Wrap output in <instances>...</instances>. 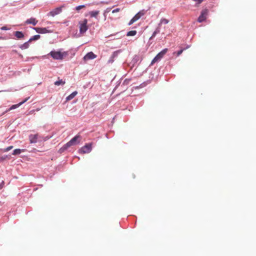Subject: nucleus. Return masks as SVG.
Returning a JSON list of instances; mask_svg holds the SVG:
<instances>
[{"instance_id": "nucleus-1", "label": "nucleus", "mask_w": 256, "mask_h": 256, "mask_svg": "<svg viewBox=\"0 0 256 256\" xmlns=\"http://www.w3.org/2000/svg\"><path fill=\"white\" fill-rule=\"evenodd\" d=\"M48 55L50 56L53 59L56 60H62L64 57L68 55L67 52H62V50L60 49L58 50H52Z\"/></svg>"}, {"instance_id": "nucleus-2", "label": "nucleus", "mask_w": 256, "mask_h": 256, "mask_svg": "<svg viewBox=\"0 0 256 256\" xmlns=\"http://www.w3.org/2000/svg\"><path fill=\"white\" fill-rule=\"evenodd\" d=\"M88 20L84 19L78 22L80 32L82 34L85 33L88 30V26H87Z\"/></svg>"}, {"instance_id": "nucleus-3", "label": "nucleus", "mask_w": 256, "mask_h": 256, "mask_svg": "<svg viewBox=\"0 0 256 256\" xmlns=\"http://www.w3.org/2000/svg\"><path fill=\"white\" fill-rule=\"evenodd\" d=\"M168 52V48H164L157 54L152 60L150 64L152 65L156 62L160 60Z\"/></svg>"}, {"instance_id": "nucleus-4", "label": "nucleus", "mask_w": 256, "mask_h": 256, "mask_svg": "<svg viewBox=\"0 0 256 256\" xmlns=\"http://www.w3.org/2000/svg\"><path fill=\"white\" fill-rule=\"evenodd\" d=\"M92 150V144H86L84 146L82 147L78 150L80 154H88L90 153Z\"/></svg>"}, {"instance_id": "nucleus-5", "label": "nucleus", "mask_w": 256, "mask_h": 256, "mask_svg": "<svg viewBox=\"0 0 256 256\" xmlns=\"http://www.w3.org/2000/svg\"><path fill=\"white\" fill-rule=\"evenodd\" d=\"M64 7V6H62L60 7L56 8L54 9L53 10H51L47 14V16H54L56 15H58L62 12V8Z\"/></svg>"}, {"instance_id": "nucleus-6", "label": "nucleus", "mask_w": 256, "mask_h": 256, "mask_svg": "<svg viewBox=\"0 0 256 256\" xmlns=\"http://www.w3.org/2000/svg\"><path fill=\"white\" fill-rule=\"evenodd\" d=\"M80 135H76L72 138L68 142H67L66 146H72L76 145L80 143Z\"/></svg>"}, {"instance_id": "nucleus-7", "label": "nucleus", "mask_w": 256, "mask_h": 256, "mask_svg": "<svg viewBox=\"0 0 256 256\" xmlns=\"http://www.w3.org/2000/svg\"><path fill=\"white\" fill-rule=\"evenodd\" d=\"M208 13V10L207 9L203 10L201 14L198 19V21L200 22H202L206 19V16Z\"/></svg>"}, {"instance_id": "nucleus-8", "label": "nucleus", "mask_w": 256, "mask_h": 256, "mask_svg": "<svg viewBox=\"0 0 256 256\" xmlns=\"http://www.w3.org/2000/svg\"><path fill=\"white\" fill-rule=\"evenodd\" d=\"M29 98H30V97H28V98H25L23 101L20 102V103H18V104H14V105L12 106L8 110H6V112H9V111H10L11 110L16 109V108H18L22 104H23L26 102L29 99Z\"/></svg>"}, {"instance_id": "nucleus-9", "label": "nucleus", "mask_w": 256, "mask_h": 256, "mask_svg": "<svg viewBox=\"0 0 256 256\" xmlns=\"http://www.w3.org/2000/svg\"><path fill=\"white\" fill-rule=\"evenodd\" d=\"M40 138L38 134H30L28 136V138L30 144H36L38 142V139Z\"/></svg>"}, {"instance_id": "nucleus-10", "label": "nucleus", "mask_w": 256, "mask_h": 256, "mask_svg": "<svg viewBox=\"0 0 256 256\" xmlns=\"http://www.w3.org/2000/svg\"><path fill=\"white\" fill-rule=\"evenodd\" d=\"M121 52H122L121 50H116V51H114V52H113V53L111 55L109 60H108V63H112L114 60V58L118 56V54Z\"/></svg>"}, {"instance_id": "nucleus-11", "label": "nucleus", "mask_w": 256, "mask_h": 256, "mask_svg": "<svg viewBox=\"0 0 256 256\" xmlns=\"http://www.w3.org/2000/svg\"><path fill=\"white\" fill-rule=\"evenodd\" d=\"M32 28L39 34H46L50 32L46 28Z\"/></svg>"}, {"instance_id": "nucleus-12", "label": "nucleus", "mask_w": 256, "mask_h": 256, "mask_svg": "<svg viewBox=\"0 0 256 256\" xmlns=\"http://www.w3.org/2000/svg\"><path fill=\"white\" fill-rule=\"evenodd\" d=\"M96 56L95 54H94L92 52H88L84 56V59L86 60H93L96 58Z\"/></svg>"}, {"instance_id": "nucleus-13", "label": "nucleus", "mask_w": 256, "mask_h": 256, "mask_svg": "<svg viewBox=\"0 0 256 256\" xmlns=\"http://www.w3.org/2000/svg\"><path fill=\"white\" fill-rule=\"evenodd\" d=\"M38 20L34 18H28L26 20L25 23L26 24H32L33 26H36L38 23Z\"/></svg>"}, {"instance_id": "nucleus-14", "label": "nucleus", "mask_w": 256, "mask_h": 256, "mask_svg": "<svg viewBox=\"0 0 256 256\" xmlns=\"http://www.w3.org/2000/svg\"><path fill=\"white\" fill-rule=\"evenodd\" d=\"M100 13L99 10H92L88 12L89 15L90 16V18H94L96 19L98 18V14Z\"/></svg>"}, {"instance_id": "nucleus-15", "label": "nucleus", "mask_w": 256, "mask_h": 256, "mask_svg": "<svg viewBox=\"0 0 256 256\" xmlns=\"http://www.w3.org/2000/svg\"><path fill=\"white\" fill-rule=\"evenodd\" d=\"M77 94H78V92L76 91H74V92H72L66 98V101H69V100L73 99Z\"/></svg>"}, {"instance_id": "nucleus-16", "label": "nucleus", "mask_w": 256, "mask_h": 256, "mask_svg": "<svg viewBox=\"0 0 256 256\" xmlns=\"http://www.w3.org/2000/svg\"><path fill=\"white\" fill-rule=\"evenodd\" d=\"M14 36L18 39L22 38L24 37V34L22 32L16 31L14 32Z\"/></svg>"}, {"instance_id": "nucleus-17", "label": "nucleus", "mask_w": 256, "mask_h": 256, "mask_svg": "<svg viewBox=\"0 0 256 256\" xmlns=\"http://www.w3.org/2000/svg\"><path fill=\"white\" fill-rule=\"evenodd\" d=\"M29 42H28V40L26 42H24V44H21L20 46H19V48H21L22 50H25V49H26L28 48L29 46H30V44H29Z\"/></svg>"}, {"instance_id": "nucleus-18", "label": "nucleus", "mask_w": 256, "mask_h": 256, "mask_svg": "<svg viewBox=\"0 0 256 256\" xmlns=\"http://www.w3.org/2000/svg\"><path fill=\"white\" fill-rule=\"evenodd\" d=\"M190 47V45H188L186 47L182 48L180 50H178L176 52H175V53L176 54V56H180L182 54V52L184 50L189 48Z\"/></svg>"}, {"instance_id": "nucleus-19", "label": "nucleus", "mask_w": 256, "mask_h": 256, "mask_svg": "<svg viewBox=\"0 0 256 256\" xmlns=\"http://www.w3.org/2000/svg\"><path fill=\"white\" fill-rule=\"evenodd\" d=\"M24 149H20V148H16L15 149L13 152L12 154L13 155H18L20 154L22 152H24Z\"/></svg>"}, {"instance_id": "nucleus-20", "label": "nucleus", "mask_w": 256, "mask_h": 256, "mask_svg": "<svg viewBox=\"0 0 256 256\" xmlns=\"http://www.w3.org/2000/svg\"><path fill=\"white\" fill-rule=\"evenodd\" d=\"M160 28L159 27L157 28L156 30L152 34V36L150 38V40L153 38H154L157 34L160 33Z\"/></svg>"}, {"instance_id": "nucleus-21", "label": "nucleus", "mask_w": 256, "mask_h": 256, "mask_svg": "<svg viewBox=\"0 0 256 256\" xmlns=\"http://www.w3.org/2000/svg\"><path fill=\"white\" fill-rule=\"evenodd\" d=\"M111 10V8H106L104 12V13H103V15H104V20H106V16H107V14L110 12Z\"/></svg>"}, {"instance_id": "nucleus-22", "label": "nucleus", "mask_w": 256, "mask_h": 256, "mask_svg": "<svg viewBox=\"0 0 256 256\" xmlns=\"http://www.w3.org/2000/svg\"><path fill=\"white\" fill-rule=\"evenodd\" d=\"M54 84L56 86H60V85L63 86L65 84V82L64 81L62 80H58L55 82Z\"/></svg>"}, {"instance_id": "nucleus-23", "label": "nucleus", "mask_w": 256, "mask_h": 256, "mask_svg": "<svg viewBox=\"0 0 256 256\" xmlns=\"http://www.w3.org/2000/svg\"><path fill=\"white\" fill-rule=\"evenodd\" d=\"M67 146V143L66 144H64L60 150H59V152H60L62 153V152H63L64 150H67L68 148H70V146Z\"/></svg>"}, {"instance_id": "nucleus-24", "label": "nucleus", "mask_w": 256, "mask_h": 256, "mask_svg": "<svg viewBox=\"0 0 256 256\" xmlns=\"http://www.w3.org/2000/svg\"><path fill=\"white\" fill-rule=\"evenodd\" d=\"M40 38V36L39 34H36V35H35V36H32V37H31L29 40H28V42H32V40H38L39 38Z\"/></svg>"}, {"instance_id": "nucleus-25", "label": "nucleus", "mask_w": 256, "mask_h": 256, "mask_svg": "<svg viewBox=\"0 0 256 256\" xmlns=\"http://www.w3.org/2000/svg\"><path fill=\"white\" fill-rule=\"evenodd\" d=\"M136 30H130L128 32L126 36H134L136 34Z\"/></svg>"}, {"instance_id": "nucleus-26", "label": "nucleus", "mask_w": 256, "mask_h": 256, "mask_svg": "<svg viewBox=\"0 0 256 256\" xmlns=\"http://www.w3.org/2000/svg\"><path fill=\"white\" fill-rule=\"evenodd\" d=\"M168 22H169V21H168V20L164 18H162L160 20V23L158 24V26H160V25H161L162 24H167L168 23Z\"/></svg>"}, {"instance_id": "nucleus-27", "label": "nucleus", "mask_w": 256, "mask_h": 256, "mask_svg": "<svg viewBox=\"0 0 256 256\" xmlns=\"http://www.w3.org/2000/svg\"><path fill=\"white\" fill-rule=\"evenodd\" d=\"M204 0H193V2H194V6H198Z\"/></svg>"}, {"instance_id": "nucleus-28", "label": "nucleus", "mask_w": 256, "mask_h": 256, "mask_svg": "<svg viewBox=\"0 0 256 256\" xmlns=\"http://www.w3.org/2000/svg\"><path fill=\"white\" fill-rule=\"evenodd\" d=\"M146 10H142L138 12L137 14H138V16L141 17L143 16H144L146 13Z\"/></svg>"}, {"instance_id": "nucleus-29", "label": "nucleus", "mask_w": 256, "mask_h": 256, "mask_svg": "<svg viewBox=\"0 0 256 256\" xmlns=\"http://www.w3.org/2000/svg\"><path fill=\"white\" fill-rule=\"evenodd\" d=\"M85 7V5H80V6H77L76 7L75 9L77 11H78L80 10V9H82V8H84Z\"/></svg>"}, {"instance_id": "nucleus-30", "label": "nucleus", "mask_w": 256, "mask_h": 256, "mask_svg": "<svg viewBox=\"0 0 256 256\" xmlns=\"http://www.w3.org/2000/svg\"><path fill=\"white\" fill-rule=\"evenodd\" d=\"M118 34V33H116L115 34H111V35L109 36L108 37L112 38V40L118 39L120 37H114V36H117Z\"/></svg>"}, {"instance_id": "nucleus-31", "label": "nucleus", "mask_w": 256, "mask_h": 256, "mask_svg": "<svg viewBox=\"0 0 256 256\" xmlns=\"http://www.w3.org/2000/svg\"><path fill=\"white\" fill-rule=\"evenodd\" d=\"M140 18V17L138 16V14H136L133 18H134L135 21L136 22V20H139Z\"/></svg>"}, {"instance_id": "nucleus-32", "label": "nucleus", "mask_w": 256, "mask_h": 256, "mask_svg": "<svg viewBox=\"0 0 256 256\" xmlns=\"http://www.w3.org/2000/svg\"><path fill=\"white\" fill-rule=\"evenodd\" d=\"M13 148L12 146H8L4 150V152H8L9 150H10L12 149V148Z\"/></svg>"}, {"instance_id": "nucleus-33", "label": "nucleus", "mask_w": 256, "mask_h": 256, "mask_svg": "<svg viewBox=\"0 0 256 256\" xmlns=\"http://www.w3.org/2000/svg\"><path fill=\"white\" fill-rule=\"evenodd\" d=\"M135 22H136L134 18H132L131 19V20L130 21V22H128V26H130L131 24H132Z\"/></svg>"}, {"instance_id": "nucleus-34", "label": "nucleus", "mask_w": 256, "mask_h": 256, "mask_svg": "<svg viewBox=\"0 0 256 256\" xmlns=\"http://www.w3.org/2000/svg\"><path fill=\"white\" fill-rule=\"evenodd\" d=\"M0 30H9L10 28H8L6 26H2V28H0Z\"/></svg>"}, {"instance_id": "nucleus-35", "label": "nucleus", "mask_w": 256, "mask_h": 256, "mask_svg": "<svg viewBox=\"0 0 256 256\" xmlns=\"http://www.w3.org/2000/svg\"><path fill=\"white\" fill-rule=\"evenodd\" d=\"M120 8H116L112 10V13L118 12H120Z\"/></svg>"}, {"instance_id": "nucleus-36", "label": "nucleus", "mask_w": 256, "mask_h": 256, "mask_svg": "<svg viewBox=\"0 0 256 256\" xmlns=\"http://www.w3.org/2000/svg\"><path fill=\"white\" fill-rule=\"evenodd\" d=\"M4 184V181H2V183H0V190L1 188H2V186H3V184Z\"/></svg>"}, {"instance_id": "nucleus-37", "label": "nucleus", "mask_w": 256, "mask_h": 256, "mask_svg": "<svg viewBox=\"0 0 256 256\" xmlns=\"http://www.w3.org/2000/svg\"><path fill=\"white\" fill-rule=\"evenodd\" d=\"M49 138H47V137L45 139H44V140H48Z\"/></svg>"}, {"instance_id": "nucleus-38", "label": "nucleus", "mask_w": 256, "mask_h": 256, "mask_svg": "<svg viewBox=\"0 0 256 256\" xmlns=\"http://www.w3.org/2000/svg\"><path fill=\"white\" fill-rule=\"evenodd\" d=\"M126 80H124V83L126 82Z\"/></svg>"}]
</instances>
